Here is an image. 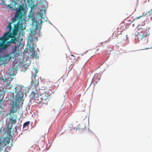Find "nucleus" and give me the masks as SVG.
I'll return each mask as SVG.
<instances>
[{
	"instance_id": "nucleus-24",
	"label": "nucleus",
	"mask_w": 152,
	"mask_h": 152,
	"mask_svg": "<svg viewBox=\"0 0 152 152\" xmlns=\"http://www.w3.org/2000/svg\"><path fill=\"white\" fill-rule=\"evenodd\" d=\"M3 142L2 141H0V147H1L2 146V143H3Z\"/></svg>"
},
{
	"instance_id": "nucleus-26",
	"label": "nucleus",
	"mask_w": 152,
	"mask_h": 152,
	"mask_svg": "<svg viewBox=\"0 0 152 152\" xmlns=\"http://www.w3.org/2000/svg\"><path fill=\"white\" fill-rule=\"evenodd\" d=\"M46 0H40V3H42L43 2L45 1Z\"/></svg>"
},
{
	"instance_id": "nucleus-4",
	"label": "nucleus",
	"mask_w": 152,
	"mask_h": 152,
	"mask_svg": "<svg viewBox=\"0 0 152 152\" xmlns=\"http://www.w3.org/2000/svg\"><path fill=\"white\" fill-rule=\"evenodd\" d=\"M23 21L22 20H18V22L16 24H14V28L12 31L11 32L12 36H15L18 34L19 29L22 31L24 29L23 24Z\"/></svg>"
},
{
	"instance_id": "nucleus-30",
	"label": "nucleus",
	"mask_w": 152,
	"mask_h": 152,
	"mask_svg": "<svg viewBox=\"0 0 152 152\" xmlns=\"http://www.w3.org/2000/svg\"><path fill=\"white\" fill-rule=\"evenodd\" d=\"M9 142H10V141H9V142H8V141H7V143H9Z\"/></svg>"
},
{
	"instance_id": "nucleus-5",
	"label": "nucleus",
	"mask_w": 152,
	"mask_h": 152,
	"mask_svg": "<svg viewBox=\"0 0 152 152\" xmlns=\"http://www.w3.org/2000/svg\"><path fill=\"white\" fill-rule=\"evenodd\" d=\"M148 30L146 29H143L140 32H138L137 35L139 40H141L144 37H146L148 34Z\"/></svg>"
},
{
	"instance_id": "nucleus-2",
	"label": "nucleus",
	"mask_w": 152,
	"mask_h": 152,
	"mask_svg": "<svg viewBox=\"0 0 152 152\" xmlns=\"http://www.w3.org/2000/svg\"><path fill=\"white\" fill-rule=\"evenodd\" d=\"M15 10L16 11V14L15 15V18L12 19L11 24L14 23L16 20H20L19 19H21L22 17L25 9L22 6H20L18 9Z\"/></svg>"
},
{
	"instance_id": "nucleus-16",
	"label": "nucleus",
	"mask_w": 152,
	"mask_h": 152,
	"mask_svg": "<svg viewBox=\"0 0 152 152\" xmlns=\"http://www.w3.org/2000/svg\"><path fill=\"white\" fill-rule=\"evenodd\" d=\"M30 123L29 121H28L24 123L23 125V128L24 129L26 127L28 126L30 124Z\"/></svg>"
},
{
	"instance_id": "nucleus-10",
	"label": "nucleus",
	"mask_w": 152,
	"mask_h": 152,
	"mask_svg": "<svg viewBox=\"0 0 152 152\" xmlns=\"http://www.w3.org/2000/svg\"><path fill=\"white\" fill-rule=\"evenodd\" d=\"M5 91L4 89L2 87H0V102H1L3 100L4 96Z\"/></svg>"
},
{
	"instance_id": "nucleus-12",
	"label": "nucleus",
	"mask_w": 152,
	"mask_h": 152,
	"mask_svg": "<svg viewBox=\"0 0 152 152\" xmlns=\"http://www.w3.org/2000/svg\"><path fill=\"white\" fill-rule=\"evenodd\" d=\"M145 15H147L148 16H150V15H152V9L150 11H148V12H146L145 13L144 12L142 15L136 17V19H139L141 18V17L142 16H144Z\"/></svg>"
},
{
	"instance_id": "nucleus-25",
	"label": "nucleus",
	"mask_w": 152,
	"mask_h": 152,
	"mask_svg": "<svg viewBox=\"0 0 152 152\" xmlns=\"http://www.w3.org/2000/svg\"><path fill=\"white\" fill-rule=\"evenodd\" d=\"M37 69L35 70V73L34 74V76H35V75H36V74H37Z\"/></svg>"
},
{
	"instance_id": "nucleus-17",
	"label": "nucleus",
	"mask_w": 152,
	"mask_h": 152,
	"mask_svg": "<svg viewBox=\"0 0 152 152\" xmlns=\"http://www.w3.org/2000/svg\"><path fill=\"white\" fill-rule=\"evenodd\" d=\"M69 57V58H70V59L71 60V62H73L75 59V57L74 55H73L71 54Z\"/></svg>"
},
{
	"instance_id": "nucleus-33",
	"label": "nucleus",
	"mask_w": 152,
	"mask_h": 152,
	"mask_svg": "<svg viewBox=\"0 0 152 152\" xmlns=\"http://www.w3.org/2000/svg\"><path fill=\"white\" fill-rule=\"evenodd\" d=\"M11 129H12V128H11L10 129V130Z\"/></svg>"
},
{
	"instance_id": "nucleus-18",
	"label": "nucleus",
	"mask_w": 152,
	"mask_h": 152,
	"mask_svg": "<svg viewBox=\"0 0 152 152\" xmlns=\"http://www.w3.org/2000/svg\"><path fill=\"white\" fill-rule=\"evenodd\" d=\"M0 40L2 42V43H4L7 40L3 36L2 37H0Z\"/></svg>"
},
{
	"instance_id": "nucleus-27",
	"label": "nucleus",
	"mask_w": 152,
	"mask_h": 152,
	"mask_svg": "<svg viewBox=\"0 0 152 152\" xmlns=\"http://www.w3.org/2000/svg\"><path fill=\"white\" fill-rule=\"evenodd\" d=\"M100 46H102V47H103V45H103V43H100Z\"/></svg>"
},
{
	"instance_id": "nucleus-11",
	"label": "nucleus",
	"mask_w": 152,
	"mask_h": 152,
	"mask_svg": "<svg viewBox=\"0 0 152 152\" xmlns=\"http://www.w3.org/2000/svg\"><path fill=\"white\" fill-rule=\"evenodd\" d=\"M39 94L38 93V91H37V90H36L35 91H33L31 94V97L33 99H35L36 98H37V100L38 99Z\"/></svg>"
},
{
	"instance_id": "nucleus-22",
	"label": "nucleus",
	"mask_w": 152,
	"mask_h": 152,
	"mask_svg": "<svg viewBox=\"0 0 152 152\" xmlns=\"http://www.w3.org/2000/svg\"><path fill=\"white\" fill-rule=\"evenodd\" d=\"M109 49H110L109 51H106V53H108V54H110V53L111 52V48H109Z\"/></svg>"
},
{
	"instance_id": "nucleus-13",
	"label": "nucleus",
	"mask_w": 152,
	"mask_h": 152,
	"mask_svg": "<svg viewBox=\"0 0 152 152\" xmlns=\"http://www.w3.org/2000/svg\"><path fill=\"white\" fill-rule=\"evenodd\" d=\"M31 84L32 86H34V87L36 88L38 85V83L37 80H35V81L33 80L31 81Z\"/></svg>"
},
{
	"instance_id": "nucleus-3",
	"label": "nucleus",
	"mask_w": 152,
	"mask_h": 152,
	"mask_svg": "<svg viewBox=\"0 0 152 152\" xmlns=\"http://www.w3.org/2000/svg\"><path fill=\"white\" fill-rule=\"evenodd\" d=\"M51 91L49 89L47 90L44 91V93L42 94V95L39 96L37 100L39 102L45 103L47 101L50 95Z\"/></svg>"
},
{
	"instance_id": "nucleus-20",
	"label": "nucleus",
	"mask_w": 152,
	"mask_h": 152,
	"mask_svg": "<svg viewBox=\"0 0 152 152\" xmlns=\"http://www.w3.org/2000/svg\"><path fill=\"white\" fill-rule=\"evenodd\" d=\"M34 48L33 47H32L29 48V50L31 51H34Z\"/></svg>"
},
{
	"instance_id": "nucleus-9",
	"label": "nucleus",
	"mask_w": 152,
	"mask_h": 152,
	"mask_svg": "<svg viewBox=\"0 0 152 152\" xmlns=\"http://www.w3.org/2000/svg\"><path fill=\"white\" fill-rule=\"evenodd\" d=\"M9 60V57L8 56L4 55V56H0V62H2L3 64H6Z\"/></svg>"
},
{
	"instance_id": "nucleus-8",
	"label": "nucleus",
	"mask_w": 152,
	"mask_h": 152,
	"mask_svg": "<svg viewBox=\"0 0 152 152\" xmlns=\"http://www.w3.org/2000/svg\"><path fill=\"white\" fill-rule=\"evenodd\" d=\"M9 117V120L12 124L15 125L16 122V119H17V115H14L12 114V115H10Z\"/></svg>"
},
{
	"instance_id": "nucleus-28",
	"label": "nucleus",
	"mask_w": 152,
	"mask_h": 152,
	"mask_svg": "<svg viewBox=\"0 0 152 152\" xmlns=\"http://www.w3.org/2000/svg\"><path fill=\"white\" fill-rule=\"evenodd\" d=\"M99 50V48H96V52L98 51Z\"/></svg>"
},
{
	"instance_id": "nucleus-15",
	"label": "nucleus",
	"mask_w": 152,
	"mask_h": 152,
	"mask_svg": "<svg viewBox=\"0 0 152 152\" xmlns=\"http://www.w3.org/2000/svg\"><path fill=\"white\" fill-rule=\"evenodd\" d=\"M0 47L2 49H5L7 48V46L6 44L4 43H1L0 44Z\"/></svg>"
},
{
	"instance_id": "nucleus-14",
	"label": "nucleus",
	"mask_w": 152,
	"mask_h": 152,
	"mask_svg": "<svg viewBox=\"0 0 152 152\" xmlns=\"http://www.w3.org/2000/svg\"><path fill=\"white\" fill-rule=\"evenodd\" d=\"M10 41L11 43H15L17 41V39L15 36H12Z\"/></svg>"
},
{
	"instance_id": "nucleus-7",
	"label": "nucleus",
	"mask_w": 152,
	"mask_h": 152,
	"mask_svg": "<svg viewBox=\"0 0 152 152\" xmlns=\"http://www.w3.org/2000/svg\"><path fill=\"white\" fill-rule=\"evenodd\" d=\"M21 1L20 0H12L11 4H8L7 6L10 8L13 7L16 9H18L20 6H22L19 4Z\"/></svg>"
},
{
	"instance_id": "nucleus-21",
	"label": "nucleus",
	"mask_w": 152,
	"mask_h": 152,
	"mask_svg": "<svg viewBox=\"0 0 152 152\" xmlns=\"http://www.w3.org/2000/svg\"><path fill=\"white\" fill-rule=\"evenodd\" d=\"M10 43H11L10 41H8L7 42V43H6V44L7 47H8V46L10 45Z\"/></svg>"
},
{
	"instance_id": "nucleus-29",
	"label": "nucleus",
	"mask_w": 152,
	"mask_h": 152,
	"mask_svg": "<svg viewBox=\"0 0 152 152\" xmlns=\"http://www.w3.org/2000/svg\"><path fill=\"white\" fill-rule=\"evenodd\" d=\"M17 128V126H15V129H16Z\"/></svg>"
},
{
	"instance_id": "nucleus-19",
	"label": "nucleus",
	"mask_w": 152,
	"mask_h": 152,
	"mask_svg": "<svg viewBox=\"0 0 152 152\" xmlns=\"http://www.w3.org/2000/svg\"><path fill=\"white\" fill-rule=\"evenodd\" d=\"M37 52L35 51H33V52L32 53V54H31V56L34 58H36L37 57Z\"/></svg>"
},
{
	"instance_id": "nucleus-6",
	"label": "nucleus",
	"mask_w": 152,
	"mask_h": 152,
	"mask_svg": "<svg viewBox=\"0 0 152 152\" xmlns=\"http://www.w3.org/2000/svg\"><path fill=\"white\" fill-rule=\"evenodd\" d=\"M7 31L4 34V37L7 40H8L10 38L12 37V34H11V32L12 29V28L11 25V23H9L6 28Z\"/></svg>"
},
{
	"instance_id": "nucleus-31",
	"label": "nucleus",
	"mask_w": 152,
	"mask_h": 152,
	"mask_svg": "<svg viewBox=\"0 0 152 152\" xmlns=\"http://www.w3.org/2000/svg\"><path fill=\"white\" fill-rule=\"evenodd\" d=\"M1 130H0V133H1Z\"/></svg>"
},
{
	"instance_id": "nucleus-1",
	"label": "nucleus",
	"mask_w": 152,
	"mask_h": 152,
	"mask_svg": "<svg viewBox=\"0 0 152 152\" xmlns=\"http://www.w3.org/2000/svg\"><path fill=\"white\" fill-rule=\"evenodd\" d=\"M4 84L5 85L4 87L6 89L12 90L13 88V91L15 94V96L14 95L13 96V99L16 102H13V104L11 106V109L9 114L11 115L12 113L14 114L17 112L19 107L18 103L23 98L24 94H26V91L23 87L22 88L18 85H16L13 88L12 86L10 85V81L8 79L5 80ZM12 93L14 94L13 93Z\"/></svg>"
},
{
	"instance_id": "nucleus-32",
	"label": "nucleus",
	"mask_w": 152,
	"mask_h": 152,
	"mask_svg": "<svg viewBox=\"0 0 152 152\" xmlns=\"http://www.w3.org/2000/svg\"><path fill=\"white\" fill-rule=\"evenodd\" d=\"M35 20V18H34V20Z\"/></svg>"
},
{
	"instance_id": "nucleus-23",
	"label": "nucleus",
	"mask_w": 152,
	"mask_h": 152,
	"mask_svg": "<svg viewBox=\"0 0 152 152\" xmlns=\"http://www.w3.org/2000/svg\"><path fill=\"white\" fill-rule=\"evenodd\" d=\"M2 1L3 4L4 5L7 6V7L8 5H7L4 2V1L3 0H1Z\"/></svg>"
}]
</instances>
